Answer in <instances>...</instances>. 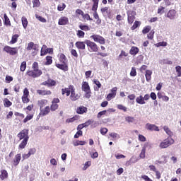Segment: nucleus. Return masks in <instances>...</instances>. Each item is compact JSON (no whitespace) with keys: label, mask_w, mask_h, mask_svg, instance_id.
I'll list each match as a JSON object with an SVG mask.
<instances>
[{"label":"nucleus","mask_w":181,"mask_h":181,"mask_svg":"<svg viewBox=\"0 0 181 181\" xmlns=\"http://www.w3.org/2000/svg\"><path fill=\"white\" fill-rule=\"evenodd\" d=\"M173 144H175V139H172V137H168L159 144V148L165 149L166 148H169L170 145H173Z\"/></svg>","instance_id":"1"},{"label":"nucleus","mask_w":181,"mask_h":181,"mask_svg":"<svg viewBox=\"0 0 181 181\" xmlns=\"http://www.w3.org/2000/svg\"><path fill=\"white\" fill-rule=\"evenodd\" d=\"M81 90L84 91L86 98H90L91 97V89H90V85L88 82H82Z\"/></svg>","instance_id":"2"},{"label":"nucleus","mask_w":181,"mask_h":181,"mask_svg":"<svg viewBox=\"0 0 181 181\" xmlns=\"http://www.w3.org/2000/svg\"><path fill=\"white\" fill-rule=\"evenodd\" d=\"M18 138H19L20 141H29V130L23 129L17 135Z\"/></svg>","instance_id":"3"},{"label":"nucleus","mask_w":181,"mask_h":181,"mask_svg":"<svg viewBox=\"0 0 181 181\" xmlns=\"http://www.w3.org/2000/svg\"><path fill=\"white\" fill-rule=\"evenodd\" d=\"M41 74H42V72L40 69H33L27 71V75L29 77H33V78H37V77H40Z\"/></svg>","instance_id":"4"},{"label":"nucleus","mask_w":181,"mask_h":181,"mask_svg":"<svg viewBox=\"0 0 181 181\" xmlns=\"http://www.w3.org/2000/svg\"><path fill=\"white\" fill-rule=\"evenodd\" d=\"M151 98L148 94H146L144 96L139 95L136 98V103L137 104H140L141 105H144V104H146L145 101H148Z\"/></svg>","instance_id":"5"},{"label":"nucleus","mask_w":181,"mask_h":181,"mask_svg":"<svg viewBox=\"0 0 181 181\" xmlns=\"http://www.w3.org/2000/svg\"><path fill=\"white\" fill-rule=\"evenodd\" d=\"M90 39H93L94 42L100 45H105V38L100 35H93L90 36Z\"/></svg>","instance_id":"6"},{"label":"nucleus","mask_w":181,"mask_h":181,"mask_svg":"<svg viewBox=\"0 0 181 181\" xmlns=\"http://www.w3.org/2000/svg\"><path fill=\"white\" fill-rule=\"evenodd\" d=\"M86 44L87 45L88 47L90 49L91 52H98V46L97 45V44H95V42L87 40L86 41Z\"/></svg>","instance_id":"7"},{"label":"nucleus","mask_w":181,"mask_h":181,"mask_svg":"<svg viewBox=\"0 0 181 181\" xmlns=\"http://www.w3.org/2000/svg\"><path fill=\"white\" fill-rule=\"evenodd\" d=\"M35 50L34 52H33V56L36 55L37 52H39V45L37 44L33 43V42H31L28 44L27 50Z\"/></svg>","instance_id":"8"},{"label":"nucleus","mask_w":181,"mask_h":181,"mask_svg":"<svg viewBox=\"0 0 181 181\" xmlns=\"http://www.w3.org/2000/svg\"><path fill=\"white\" fill-rule=\"evenodd\" d=\"M135 15H136V13L134 11H127V21L129 25L134 23V21H135Z\"/></svg>","instance_id":"9"},{"label":"nucleus","mask_w":181,"mask_h":181,"mask_svg":"<svg viewBox=\"0 0 181 181\" xmlns=\"http://www.w3.org/2000/svg\"><path fill=\"white\" fill-rule=\"evenodd\" d=\"M147 148H151V144L148 142L145 143L142 147V149L139 154L140 159H145Z\"/></svg>","instance_id":"10"},{"label":"nucleus","mask_w":181,"mask_h":181,"mask_svg":"<svg viewBox=\"0 0 181 181\" xmlns=\"http://www.w3.org/2000/svg\"><path fill=\"white\" fill-rule=\"evenodd\" d=\"M4 52L6 53H9L11 56H15V54H17L18 53V48L16 47H11L9 46H6L4 48Z\"/></svg>","instance_id":"11"},{"label":"nucleus","mask_w":181,"mask_h":181,"mask_svg":"<svg viewBox=\"0 0 181 181\" xmlns=\"http://www.w3.org/2000/svg\"><path fill=\"white\" fill-rule=\"evenodd\" d=\"M78 98H80V95L76 93V89L74 88V87H71L70 99L71 100V101H77Z\"/></svg>","instance_id":"12"},{"label":"nucleus","mask_w":181,"mask_h":181,"mask_svg":"<svg viewBox=\"0 0 181 181\" xmlns=\"http://www.w3.org/2000/svg\"><path fill=\"white\" fill-rule=\"evenodd\" d=\"M28 97H29V90L28 88H25L23 90V95L22 96V101L25 104H28L30 101Z\"/></svg>","instance_id":"13"},{"label":"nucleus","mask_w":181,"mask_h":181,"mask_svg":"<svg viewBox=\"0 0 181 181\" xmlns=\"http://www.w3.org/2000/svg\"><path fill=\"white\" fill-rule=\"evenodd\" d=\"M167 18L170 19V21H173V19H176V10L171 9L167 13Z\"/></svg>","instance_id":"14"},{"label":"nucleus","mask_w":181,"mask_h":181,"mask_svg":"<svg viewBox=\"0 0 181 181\" xmlns=\"http://www.w3.org/2000/svg\"><path fill=\"white\" fill-rule=\"evenodd\" d=\"M146 129L148 131H157L159 132V127L155 124L147 123L146 124Z\"/></svg>","instance_id":"15"},{"label":"nucleus","mask_w":181,"mask_h":181,"mask_svg":"<svg viewBox=\"0 0 181 181\" xmlns=\"http://www.w3.org/2000/svg\"><path fill=\"white\" fill-rule=\"evenodd\" d=\"M21 159H22V156L21 153L16 154L13 161V166H18L21 162Z\"/></svg>","instance_id":"16"},{"label":"nucleus","mask_w":181,"mask_h":181,"mask_svg":"<svg viewBox=\"0 0 181 181\" xmlns=\"http://www.w3.org/2000/svg\"><path fill=\"white\" fill-rule=\"evenodd\" d=\"M71 87H74V86L70 85L68 88H62V94L63 95H64V94H66V97H69V95H70V93H71Z\"/></svg>","instance_id":"17"},{"label":"nucleus","mask_w":181,"mask_h":181,"mask_svg":"<svg viewBox=\"0 0 181 181\" xmlns=\"http://www.w3.org/2000/svg\"><path fill=\"white\" fill-rule=\"evenodd\" d=\"M69 23V18L62 16L59 19L58 24L60 25H67Z\"/></svg>","instance_id":"18"},{"label":"nucleus","mask_w":181,"mask_h":181,"mask_svg":"<svg viewBox=\"0 0 181 181\" xmlns=\"http://www.w3.org/2000/svg\"><path fill=\"white\" fill-rule=\"evenodd\" d=\"M103 16H110L111 15V9L108 7H104L100 9Z\"/></svg>","instance_id":"19"},{"label":"nucleus","mask_w":181,"mask_h":181,"mask_svg":"<svg viewBox=\"0 0 181 181\" xmlns=\"http://www.w3.org/2000/svg\"><path fill=\"white\" fill-rule=\"evenodd\" d=\"M49 112H50V107L47 106L44 109H42V108L40 109V115H42V117H45L46 115H47V114H49Z\"/></svg>","instance_id":"20"},{"label":"nucleus","mask_w":181,"mask_h":181,"mask_svg":"<svg viewBox=\"0 0 181 181\" xmlns=\"http://www.w3.org/2000/svg\"><path fill=\"white\" fill-rule=\"evenodd\" d=\"M75 46L80 50H84L86 49V43L84 42L78 41L75 43Z\"/></svg>","instance_id":"21"},{"label":"nucleus","mask_w":181,"mask_h":181,"mask_svg":"<svg viewBox=\"0 0 181 181\" xmlns=\"http://www.w3.org/2000/svg\"><path fill=\"white\" fill-rule=\"evenodd\" d=\"M0 179L1 180L8 179V171L6 170H1Z\"/></svg>","instance_id":"22"},{"label":"nucleus","mask_w":181,"mask_h":181,"mask_svg":"<svg viewBox=\"0 0 181 181\" xmlns=\"http://www.w3.org/2000/svg\"><path fill=\"white\" fill-rule=\"evenodd\" d=\"M37 93L40 95H50L52 94V91L46 90H37Z\"/></svg>","instance_id":"23"},{"label":"nucleus","mask_w":181,"mask_h":181,"mask_svg":"<svg viewBox=\"0 0 181 181\" xmlns=\"http://www.w3.org/2000/svg\"><path fill=\"white\" fill-rule=\"evenodd\" d=\"M139 52V48L136 47H132L129 51L130 54H132V56H135L138 54Z\"/></svg>","instance_id":"24"},{"label":"nucleus","mask_w":181,"mask_h":181,"mask_svg":"<svg viewBox=\"0 0 181 181\" xmlns=\"http://www.w3.org/2000/svg\"><path fill=\"white\" fill-rule=\"evenodd\" d=\"M77 114H84L85 112H87V107L84 106H80L77 107L76 109Z\"/></svg>","instance_id":"25"},{"label":"nucleus","mask_w":181,"mask_h":181,"mask_svg":"<svg viewBox=\"0 0 181 181\" xmlns=\"http://www.w3.org/2000/svg\"><path fill=\"white\" fill-rule=\"evenodd\" d=\"M163 129L165 132L167 134V135H168L169 138L173 136V132H172V130H170V129H169L168 126H164Z\"/></svg>","instance_id":"26"},{"label":"nucleus","mask_w":181,"mask_h":181,"mask_svg":"<svg viewBox=\"0 0 181 181\" xmlns=\"http://www.w3.org/2000/svg\"><path fill=\"white\" fill-rule=\"evenodd\" d=\"M145 77H146V81H151V79L152 78V71L146 70Z\"/></svg>","instance_id":"27"},{"label":"nucleus","mask_w":181,"mask_h":181,"mask_svg":"<svg viewBox=\"0 0 181 181\" xmlns=\"http://www.w3.org/2000/svg\"><path fill=\"white\" fill-rule=\"evenodd\" d=\"M59 62L61 63H63V64H66L67 63V58L66 57V55H64V54H59Z\"/></svg>","instance_id":"28"},{"label":"nucleus","mask_w":181,"mask_h":181,"mask_svg":"<svg viewBox=\"0 0 181 181\" xmlns=\"http://www.w3.org/2000/svg\"><path fill=\"white\" fill-rule=\"evenodd\" d=\"M46 104H47V100L42 99L38 100V105L40 107V110H42V108L44 107Z\"/></svg>","instance_id":"29"},{"label":"nucleus","mask_w":181,"mask_h":181,"mask_svg":"<svg viewBox=\"0 0 181 181\" xmlns=\"http://www.w3.org/2000/svg\"><path fill=\"white\" fill-rule=\"evenodd\" d=\"M56 67L58 69H60V70H64L65 71H67L68 67L66 65V64H56Z\"/></svg>","instance_id":"30"},{"label":"nucleus","mask_w":181,"mask_h":181,"mask_svg":"<svg viewBox=\"0 0 181 181\" xmlns=\"http://www.w3.org/2000/svg\"><path fill=\"white\" fill-rule=\"evenodd\" d=\"M45 86H48V87H53V86H56V81L53 80H48L45 83H43Z\"/></svg>","instance_id":"31"},{"label":"nucleus","mask_w":181,"mask_h":181,"mask_svg":"<svg viewBox=\"0 0 181 181\" xmlns=\"http://www.w3.org/2000/svg\"><path fill=\"white\" fill-rule=\"evenodd\" d=\"M19 37V35L16 34L12 36L11 40L10 41L11 45H15L16 42H18V38Z\"/></svg>","instance_id":"32"},{"label":"nucleus","mask_w":181,"mask_h":181,"mask_svg":"<svg viewBox=\"0 0 181 181\" xmlns=\"http://www.w3.org/2000/svg\"><path fill=\"white\" fill-rule=\"evenodd\" d=\"M28 140H22L21 143L18 146L19 149H25L26 147V145H28Z\"/></svg>","instance_id":"33"},{"label":"nucleus","mask_w":181,"mask_h":181,"mask_svg":"<svg viewBox=\"0 0 181 181\" xmlns=\"http://www.w3.org/2000/svg\"><path fill=\"white\" fill-rule=\"evenodd\" d=\"M98 1H99V0H93V5L92 7V11L97 12V9L98 8Z\"/></svg>","instance_id":"34"},{"label":"nucleus","mask_w":181,"mask_h":181,"mask_svg":"<svg viewBox=\"0 0 181 181\" xmlns=\"http://www.w3.org/2000/svg\"><path fill=\"white\" fill-rule=\"evenodd\" d=\"M86 144H87V142H86L84 141L77 140V141L74 142V146H78L79 145L84 146V145H86Z\"/></svg>","instance_id":"35"},{"label":"nucleus","mask_w":181,"mask_h":181,"mask_svg":"<svg viewBox=\"0 0 181 181\" xmlns=\"http://www.w3.org/2000/svg\"><path fill=\"white\" fill-rule=\"evenodd\" d=\"M21 22L24 29H26V28H28V18L22 17Z\"/></svg>","instance_id":"36"},{"label":"nucleus","mask_w":181,"mask_h":181,"mask_svg":"<svg viewBox=\"0 0 181 181\" xmlns=\"http://www.w3.org/2000/svg\"><path fill=\"white\" fill-rule=\"evenodd\" d=\"M4 25H6V26L11 25V21H9V18H8V16L6 13L4 14Z\"/></svg>","instance_id":"37"},{"label":"nucleus","mask_w":181,"mask_h":181,"mask_svg":"<svg viewBox=\"0 0 181 181\" xmlns=\"http://www.w3.org/2000/svg\"><path fill=\"white\" fill-rule=\"evenodd\" d=\"M110 136L111 138H113V139H119V138H121V136H119V134L115 132L110 133Z\"/></svg>","instance_id":"38"},{"label":"nucleus","mask_w":181,"mask_h":181,"mask_svg":"<svg viewBox=\"0 0 181 181\" xmlns=\"http://www.w3.org/2000/svg\"><path fill=\"white\" fill-rule=\"evenodd\" d=\"M3 103H4V107H11V105H12V102H10V101L8 100V98H5V99L3 100Z\"/></svg>","instance_id":"39"},{"label":"nucleus","mask_w":181,"mask_h":181,"mask_svg":"<svg viewBox=\"0 0 181 181\" xmlns=\"http://www.w3.org/2000/svg\"><path fill=\"white\" fill-rule=\"evenodd\" d=\"M160 64H173V62H172V61H170L168 59H163L160 61Z\"/></svg>","instance_id":"40"},{"label":"nucleus","mask_w":181,"mask_h":181,"mask_svg":"<svg viewBox=\"0 0 181 181\" xmlns=\"http://www.w3.org/2000/svg\"><path fill=\"white\" fill-rule=\"evenodd\" d=\"M86 35V33H84V31L83 30H78L76 35L78 36V37L83 39V37H84V35Z\"/></svg>","instance_id":"41"},{"label":"nucleus","mask_w":181,"mask_h":181,"mask_svg":"<svg viewBox=\"0 0 181 181\" xmlns=\"http://www.w3.org/2000/svg\"><path fill=\"white\" fill-rule=\"evenodd\" d=\"M93 122H94V121H93L92 119H88L85 123H83L82 125L83 126V128H87V127H89V125H91Z\"/></svg>","instance_id":"42"},{"label":"nucleus","mask_w":181,"mask_h":181,"mask_svg":"<svg viewBox=\"0 0 181 181\" xmlns=\"http://www.w3.org/2000/svg\"><path fill=\"white\" fill-rule=\"evenodd\" d=\"M65 8H66V4L64 3L59 4L58 5V7H57L58 11H64Z\"/></svg>","instance_id":"43"},{"label":"nucleus","mask_w":181,"mask_h":181,"mask_svg":"<svg viewBox=\"0 0 181 181\" xmlns=\"http://www.w3.org/2000/svg\"><path fill=\"white\" fill-rule=\"evenodd\" d=\"M35 18H36V19L40 21V22H42V23H46V20L45 18H43L37 14L35 15Z\"/></svg>","instance_id":"44"},{"label":"nucleus","mask_w":181,"mask_h":181,"mask_svg":"<svg viewBox=\"0 0 181 181\" xmlns=\"http://www.w3.org/2000/svg\"><path fill=\"white\" fill-rule=\"evenodd\" d=\"M93 82H94V84H95V86H97L98 87L95 90L96 91H98V89L101 88V83H100L98 80H94Z\"/></svg>","instance_id":"45"},{"label":"nucleus","mask_w":181,"mask_h":181,"mask_svg":"<svg viewBox=\"0 0 181 181\" xmlns=\"http://www.w3.org/2000/svg\"><path fill=\"white\" fill-rule=\"evenodd\" d=\"M125 121L127 122H128L129 124H131L132 122H134V121H135V118L132 117H125Z\"/></svg>","instance_id":"46"},{"label":"nucleus","mask_w":181,"mask_h":181,"mask_svg":"<svg viewBox=\"0 0 181 181\" xmlns=\"http://www.w3.org/2000/svg\"><path fill=\"white\" fill-rule=\"evenodd\" d=\"M47 47V46H46V45H42V48H41L40 56H45Z\"/></svg>","instance_id":"47"},{"label":"nucleus","mask_w":181,"mask_h":181,"mask_svg":"<svg viewBox=\"0 0 181 181\" xmlns=\"http://www.w3.org/2000/svg\"><path fill=\"white\" fill-rule=\"evenodd\" d=\"M161 158L163 159V160H157L158 163H159L160 165H162L163 163H166L168 162V160H166L167 159V157L166 156H161Z\"/></svg>","instance_id":"48"},{"label":"nucleus","mask_w":181,"mask_h":181,"mask_svg":"<svg viewBox=\"0 0 181 181\" xmlns=\"http://www.w3.org/2000/svg\"><path fill=\"white\" fill-rule=\"evenodd\" d=\"M46 60H47V62H45V64L47 66H49V65L52 64V63H53V60L52 59V57H47Z\"/></svg>","instance_id":"49"},{"label":"nucleus","mask_w":181,"mask_h":181,"mask_svg":"<svg viewBox=\"0 0 181 181\" xmlns=\"http://www.w3.org/2000/svg\"><path fill=\"white\" fill-rule=\"evenodd\" d=\"M21 71H25L26 70V62H23L20 66Z\"/></svg>","instance_id":"50"},{"label":"nucleus","mask_w":181,"mask_h":181,"mask_svg":"<svg viewBox=\"0 0 181 181\" xmlns=\"http://www.w3.org/2000/svg\"><path fill=\"white\" fill-rule=\"evenodd\" d=\"M79 28L81 30H84L85 32H87L88 30H90V27H88V25H79Z\"/></svg>","instance_id":"51"},{"label":"nucleus","mask_w":181,"mask_h":181,"mask_svg":"<svg viewBox=\"0 0 181 181\" xmlns=\"http://www.w3.org/2000/svg\"><path fill=\"white\" fill-rule=\"evenodd\" d=\"M141 25V22L139 21H135L134 23L133 26L132 27V30H135V29H136V28H138V26Z\"/></svg>","instance_id":"52"},{"label":"nucleus","mask_w":181,"mask_h":181,"mask_svg":"<svg viewBox=\"0 0 181 181\" xmlns=\"http://www.w3.org/2000/svg\"><path fill=\"white\" fill-rule=\"evenodd\" d=\"M32 118H33V115H27V117L23 119V122L25 124H26V122H28V121H30V119H32Z\"/></svg>","instance_id":"53"},{"label":"nucleus","mask_w":181,"mask_h":181,"mask_svg":"<svg viewBox=\"0 0 181 181\" xmlns=\"http://www.w3.org/2000/svg\"><path fill=\"white\" fill-rule=\"evenodd\" d=\"M115 95L114 93H109L107 95V101H111V100H112V98H115Z\"/></svg>","instance_id":"54"},{"label":"nucleus","mask_w":181,"mask_h":181,"mask_svg":"<svg viewBox=\"0 0 181 181\" xmlns=\"http://www.w3.org/2000/svg\"><path fill=\"white\" fill-rule=\"evenodd\" d=\"M90 166H91V162L88 161L85 163V165L83 168V170H87V169H88V168H90Z\"/></svg>","instance_id":"55"},{"label":"nucleus","mask_w":181,"mask_h":181,"mask_svg":"<svg viewBox=\"0 0 181 181\" xmlns=\"http://www.w3.org/2000/svg\"><path fill=\"white\" fill-rule=\"evenodd\" d=\"M175 70L177 74V77H181V66H177L175 67Z\"/></svg>","instance_id":"56"},{"label":"nucleus","mask_w":181,"mask_h":181,"mask_svg":"<svg viewBox=\"0 0 181 181\" xmlns=\"http://www.w3.org/2000/svg\"><path fill=\"white\" fill-rule=\"evenodd\" d=\"M50 108H51V111H56V110L59 108V105L56 103H52Z\"/></svg>","instance_id":"57"},{"label":"nucleus","mask_w":181,"mask_h":181,"mask_svg":"<svg viewBox=\"0 0 181 181\" xmlns=\"http://www.w3.org/2000/svg\"><path fill=\"white\" fill-rule=\"evenodd\" d=\"M130 76L132 77H135V76H136V69L134 67L132 68Z\"/></svg>","instance_id":"58"},{"label":"nucleus","mask_w":181,"mask_h":181,"mask_svg":"<svg viewBox=\"0 0 181 181\" xmlns=\"http://www.w3.org/2000/svg\"><path fill=\"white\" fill-rule=\"evenodd\" d=\"M33 6L38 8L40 6V1L39 0H33Z\"/></svg>","instance_id":"59"},{"label":"nucleus","mask_w":181,"mask_h":181,"mask_svg":"<svg viewBox=\"0 0 181 181\" xmlns=\"http://www.w3.org/2000/svg\"><path fill=\"white\" fill-rule=\"evenodd\" d=\"M139 141H140V142H146V137L144 136V135L139 134Z\"/></svg>","instance_id":"60"},{"label":"nucleus","mask_w":181,"mask_h":181,"mask_svg":"<svg viewBox=\"0 0 181 181\" xmlns=\"http://www.w3.org/2000/svg\"><path fill=\"white\" fill-rule=\"evenodd\" d=\"M93 18L98 20L97 21L98 23H101V20L100 19V16H98V13H97V12H94Z\"/></svg>","instance_id":"61"},{"label":"nucleus","mask_w":181,"mask_h":181,"mask_svg":"<svg viewBox=\"0 0 181 181\" xmlns=\"http://www.w3.org/2000/svg\"><path fill=\"white\" fill-rule=\"evenodd\" d=\"M117 108H118V110H121L122 111L127 112V107H125L122 105H117Z\"/></svg>","instance_id":"62"},{"label":"nucleus","mask_w":181,"mask_h":181,"mask_svg":"<svg viewBox=\"0 0 181 181\" xmlns=\"http://www.w3.org/2000/svg\"><path fill=\"white\" fill-rule=\"evenodd\" d=\"M127 56H128V53H127L125 51H122L119 55V57L122 59L123 57H127Z\"/></svg>","instance_id":"63"},{"label":"nucleus","mask_w":181,"mask_h":181,"mask_svg":"<svg viewBox=\"0 0 181 181\" xmlns=\"http://www.w3.org/2000/svg\"><path fill=\"white\" fill-rule=\"evenodd\" d=\"M149 30H151V26H146V28H144L143 29L142 32L145 35V34L149 33Z\"/></svg>","instance_id":"64"}]
</instances>
